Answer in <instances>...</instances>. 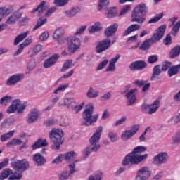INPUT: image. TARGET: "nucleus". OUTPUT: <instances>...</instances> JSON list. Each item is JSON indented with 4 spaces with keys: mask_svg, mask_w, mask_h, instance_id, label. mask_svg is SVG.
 Here are the masks:
<instances>
[{
    "mask_svg": "<svg viewBox=\"0 0 180 180\" xmlns=\"http://www.w3.org/2000/svg\"><path fill=\"white\" fill-rule=\"evenodd\" d=\"M102 131H103V127L99 126L89 139L90 145L83 150V155L86 158L89 157L92 153H96L101 148V145L98 143H99L102 136Z\"/></svg>",
    "mask_w": 180,
    "mask_h": 180,
    "instance_id": "f257e3e1",
    "label": "nucleus"
},
{
    "mask_svg": "<svg viewBox=\"0 0 180 180\" xmlns=\"http://www.w3.org/2000/svg\"><path fill=\"white\" fill-rule=\"evenodd\" d=\"M147 12H148V8L146 4L142 3L136 6L132 12L131 22H136L139 25H143L146 22L144 17L147 15Z\"/></svg>",
    "mask_w": 180,
    "mask_h": 180,
    "instance_id": "f03ea898",
    "label": "nucleus"
},
{
    "mask_svg": "<svg viewBox=\"0 0 180 180\" xmlns=\"http://www.w3.org/2000/svg\"><path fill=\"white\" fill-rule=\"evenodd\" d=\"M50 139L53 143V150H60V146L63 144L64 139V132L60 129H53L50 132Z\"/></svg>",
    "mask_w": 180,
    "mask_h": 180,
    "instance_id": "7ed1b4c3",
    "label": "nucleus"
},
{
    "mask_svg": "<svg viewBox=\"0 0 180 180\" xmlns=\"http://www.w3.org/2000/svg\"><path fill=\"white\" fill-rule=\"evenodd\" d=\"M98 117H99L98 115H94V105L92 104L87 105L83 112L84 124L86 126H91L92 123H95L98 120Z\"/></svg>",
    "mask_w": 180,
    "mask_h": 180,
    "instance_id": "20e7f679",
    "label": "nucleus"
},
{
    "mask_svg": "<svg viewBox=\"0 0 180 180\" xmlns=\"http://www.w3.org/2000/svg\"><path fill=\"white\" fill-rule=\"evenodd\" d=\"M26 106L27 105L26 103H20V100L15 99L12 101L11 105L7 109V113L11 115L12 113H15V111H17L18 115L23 113L25 112V109H26Z\"/></svg>",
    "mask_w": 180,
    "mask_h": 180,
    "instance_id": "39448f33",
    "label": "nucleus"
},
{
    "mask_svg": "<svg viewBox=\"0 0 180 180\" xmlns=\"http://www.w3.org/2000/svg\"><path fill=\"white\" fill-rule=\"evenodd\" d=\"M81 47V39L76 37H69L68 38V50L70 54L77 53Z\"/></svg>",
    "mask_w": 180,
    "mask_h": 180,
    "instance_id": "423d86ee",
    "label": "nucleus"
},
{
    "mask_svg": "<svg viewBox=\"0 0 180 180\" xmlns=\"http://www.w3.org/2000/svg\"><path fill=\"white\" fill-rule=\"evenodd\" d=\"M143 158H144L143 156L136 157L135 155H133L132 153H129L123 159L122 165L124 166L129 165V164L137 165V164H140V162H143Z\"/></svg>",
    "mask_w": 180,
    "mask_h": 180,
    "instance_id": "0eeeda50",
    "label": "nucleus"
},
{
    "mask_svg": "<svg viewBox=\"0 0 180 180\" xmlns=\"http://www.w3.org/2000/svg\"><path fill=\"white\" fill-rule=\"evenodd\" d=\"M140 129V125L136 124L131 127L130 129H127L122 131L121 134V139L123 141H127L131 139L133 136H134L137 131Z\"/></svg>",
    "mask_w": 180,
    "mask_h": 180,
    "instance_id": "6e6552de",
    "label": "nucleus"
},
{
    "mask_svg": "<svg viewBox=\"0 0 180 180\" xmlns=\"http://www.w3.org/2000/svg\"><path fill=\"white\" fill-rule=\"evenodd\" d=\"M139 92V89L134 88L130 89L126 94L125 98H127V106H131L134 105L137 101V94Z\"/></svg>",
    "mask_w": 180,
    "mask_h": 180,
    "instance_id": "1a4fd4ad",
    "label": "nucleus"
},
{
    "mask_svg": "<svg viewBox=\"0 0 180 180\" xmlns=\"http://www.w3.org/2000/svg\"><path fill=\"white\" fill-rule=\"evenodd\" d=\"M11 165L14 169L20 171V172H25L29 168V161L26 159L21 160H16L11 163Z\"/></svg>",
    "mask_w": 180,
    "mask_h": 180,
    "instance_id": "9d476101",
    "label": "nucleus"
},
{
    "mask_svg": "<svg viewBox=\"0 0 180 180\" xmlns=\"http://www.w3.org/2000/svg\"><path fill=\"white\" fill-rule=\"evenodd\" d=\"M25 78V74L17 73L11 75L6 81L7 86H14Z\"/></svg>",
    "mask_w": 180,
    "mask_h": 180,
    "instance_id": "9b49d317",
    "label": "nucleus"
},
{
    "mask_svg": "<svg viewBox=\"0 0 180 180\" xmlns=\"http://www.w3.org/2000/svg\"><path fill=\"white\" fill-rule=\"evenodd\" d=\"M151 176V172L150 171V168L148 167H143L141 168L136 176V180H147Z\"/></svg>",
    "mask_w": 180,
    "mask_h": 180,
    "instance_id": "f8f14e48",
    "label": "nucleus"
},
{
    "mask_svg": "<svg viewBox=\"0 0 180 180\" xmlns=\"http://www.w3.org/2000/svg\"><path fill=\"white\" fill-rule=\"evenodd\" d=\"M165 29H167L166 25L159 27V29L157 30V33L153 34V35L150 38L153 44L154 43H158V41L164 37Z\"/></svg>",
    "mask_w": 180,
    "mask_h": 180,
    "instance_id": "ddd939ff",
    "label": "nucleus"
},
{
    "mask_svg": "<svg viewBox=\"0 0 180 180\" xmlns=\"http://www.w3.org/2000/svg\"><path fill=\"white\" fill-rule=\"evenodd\" d=\"M168 153L166 152H160L153 158V161L157 165H162V164H167L168 162Z\"/></svg>",
    "mask_w": 180,
    "mask_h": 180,
    "instance_id": "4468645a",
    "label": "nucleus"
},
{
    "mask_svg": "<svg viewBox=\"0 0 180 180\" xmlns=\"http://www.w3.org/2000/svg\"><path fill=\"white\" fill-rule=\"evenodd\" d=\"M22 12L20 11H14L10 16H8L5 22L6 26L8 25H15L18 20H19L20 18H22Z\"/></svg>",
    "mask_w": 180,
    "mask_h": 180,
    "instance_id": "2eb2a0df",
    "label": "nucleus"
},
{
    "mask_svg": "<svg viewBox=\"0 0 180 180\" xmlns=\"http://www.w3.org/2000/svg\"><path fill=\"white\" fill-rule=\"evenodd\" d=\"M147 148L145 146H136V148H134L133 151L131 152V154L132 155H134L135 157H143L142 158V161H144L147 157H148V155L145 154V155H140L143 154V153H146Z\"/></svg>",
    "mask_w": 180,
    "mask_h": 180,
    "instance_id": "dca6fc26",
    "label": "nucleus"
},
{
    "mask_svg": "<svg viewBox=\"0 0 180 180\" xmlns=\"http://www.w3.org/2000/svg\"><path fill=\"white\" fill-rule=\"evenodd\" d=\"M111 41L109 39H104L98 43L96 47L97 53H102L110 47Z\"/></svg>",
    "mask_w": 180,
    "mask_h": 180,
    "instance_id": "f3484780",
    "label": "nucleus"
},
{
    "mask_svg": "<svg viewBox=\"0 0 180 180\" xmlns=\"http://www.w3.org/2000/svg\"><path fill=\"white\" fill-rule=\"evenodd\" d=\"M58 58H60V55L55 53L53 56L46 59L43 63L44 68H51V67L55 65L57 61H58Z\"/></svg>",
    "mask_w": 180,
    "mask_h": 180,
    "instance_id": "a211bd4d",
    "label": "nucleus"
},
{
    "mask_svg": "<svg viewBox=\"0 0 180 180\" xmlns=\"http://www.w3.org/2000/svg\"><path fill=\"white\" fill-rule=\"evenodd\" d=\"M40 117V110L37 108L31 110L27 117V123H33Z\"/></svg>",
    "mask_w": 180,
    "mask_h": 180,
    "instance_id": "6ab92c4d",
    "label": "nucleus"
},
{
    "mask_svg": "<svg viewBox=\"0 0 180 180\" xmlns=\"http://www.w3.org/2000/svg\"><path fill=\"white\" fill-rule=\"evenodd\" d=\"M147 67V63L143 60H137L133 62L129 65L131 71H139V70H144Z\"/></svg>",
    "mask_w": 180,
    "mask_h": 180,
    "instance_id": "aec40b11",
    "label": "nucleus"
},
{
    "mask_svg": "<svg viewBox=\"0 0 180 180\" xmlns=\"http://www.w3.org/2000/svg\"><path fill=\"white\" fill-rule=\"evenodd\" d=\"M119 58H120V55L117 54L115 58L110 59L108 66L105 69L107 72H115L116 71V63H117Z\"/></svg>",
    "mask_w": 180,
    "mask_h": 180,
    "instance_id": "412c9836",
    "label": "nucleus"
},
{
    "mask_svg": "<svg viewBox=\"0 0 180 180\" xmlns=\"http://www.w3.org/2000/svg\"><path fill=\"white\" fill-rule=\"evenodd\" d=\"M32 160L37 167H41L44 164H46V158L40 153L34 154Z\"/></svg>",
    "mask_w": 180,
    "mask_h": 180,
    "instance_id": "4be33fe9",
    "label": "nucleus"
},
{
    "mask_svg": "<svg viewBox=\"0 0 180 180\" xmlns=\"http://www.w3.org/2000/svg\"><path fill=\"white\" fill-rule=\"evenodd\" d=\"M117 27H119L117 23L111 24L105 30V36H106V37H111V36H113V34L117 32Z\"/></svg>",
    "mask_w": 180,
    "mask_h": 180,
    "instance_id": "5701e85b",
    "label": "nucleus"
},
{
    "mask_svg": "<svg viewBox=\"0 0 180 180\" xmlns=\"http://www.w3.org/2000/svg\"><path fill=\"white\" fill-rule=\"evenodd\" d=\"M143 108H147V109H148V113L153 115V113H155V112L158 110L160 108V101L156 100L150 105L145 104L143 105Z\"/></svg>",
    "mask_w": 180,
    "mask_h": 180,
    "instance_id": "b1692460",
    "label": "nucleus"
},
{
    "mask_svg": "<svg viewBox=\"0 0 180 180\" xmlns=\"http://www.w3.org/2000/svg\"><path fill=\"white\" fill-rule=\"evenodd\" d=\"M77 102H75V98H66L63 99V103H58L59 106H66L69 109L72 108L75 106Z\"/></svg>",
    "mask_w": 180,
    "mask_h": 180,
    "instance_id": "393cba45",
    "label": "nucleus"
},
{
    "mask_svg": "<svg viewBox=\"0 0 180 180\" xmlns=\"http://www.w3.org/2000/svg\"><path fill=\"white\" fill-rule=\"evenodd\" d=\"M41 50H43V46L41 44H38L34 45L28 52L30 57H36Z\"/></svg>",
    "mask_w": 180,
    "mask_h": 180,
    "instance_id": "a878e982",
    "label": "nucleus"
},
{
    "mask_svg": "<svg viewBox=\"0 0 180 180\" xmlns=\"http://www.w3.org/2000/svg\"><path fill=\"white\" fill-rule=\"evenodd\" d=\"M103 29V26L102 25V22L99 21H96L94 25L90 26L88 28V31L89 33H96V32H101Z\"/></svg>",
    "mask_w": 180,
    "mask_h": 180,
    "instance_id": "bb28decb",
    "label": "nucleus"
},
{
    "mask_svg": "<svg viewBox=\"0 0 180 180\" xmlns=\"http://www.w3.org/2000/svg\"><path fill=\"white\" fill-rule=\"evenodd\" d=\"M49 9V6L46 1H43L40 4L33 10V12H39V15H43Z\"/></svg>",
    "mask_w": 180,
    "mask_h": 180,
    "instance_id": "cd10ccee",
    "label": "nucleus"
},
{
    "mask_svg": "<svg viewBox=\"0 0 180 180\" xmlns=\"http://www.w3.org/2000/svg\"><path fill=\"white\" fill-rule=\"evenodd\" d=\"M46 146H49L47 141L46 139H41L39 138L38 139L37 141L34 142V143L32 145L31 147L32 150H37V148L46 147Z\"/></svg>",
    "mask_w": 180,
    "mask_h": 180,
    "instance_id": "c85d7f7f",
    "label": "nucleus"
},
{
    "mask_svg": "<svg viewBox=\"0 0 180 180\" xmlns=\"http://www.w3.org/2000/svg\"><path fill=\"white\" fill-rule=\"evenodd\" d=\"M141 26L139 24H132L124 32L123 36H129L130 33L132 32H137V30H140Z\"/></svg>",
    "mask_w": 180,
    "mask_h": 180,
    "instance_id": "c756f323",
    "label": "nucleus"
},
{
    "mask_svg": "<svg viewBox=\"0 0 180 180\" xmlns=\"http://www.w3.org/2000/svg\"><path fill=\"white\" fill-rule=\"evenodd\" d=\"M27 34H29V31H26L18 35L14 40V46H18L19 43L23 41V40L27 37Z\"/></svg>",
    "mask_w": 180,
    "mask_h": 180,
    "instance_id": "7c9ffc66",
    "label": "nucleus"
},
{
    "mask_svg": "<svg viewBox=\"0 0 180 180\" xmlns=\"http://www.w3.org/2000/svg\"><path fill=\"white\" fill-rule=\"evenodd\" d=\"M75 64L72 62V60L68 59L65 60L62 68L60 69L61 72H65L68 70H70L72 67H74Z\"/></svg>",
    "mask_w": 180,
    "mask_h": 180,
    "instance_id": "2f4dec72",
    "label": "nucleus"
},
{
    "mask_svg": "<svg viewBox=\"0 0 180 180\" xmlns=\"http://www.w3.org/2000/svg\"><path fill=\"white\" fill-rule=\"evenodd\" d=\"M79 12H81V8L76 6L73 7L70 10L66 11L65 13L68 16V18H73V16H75V15L79 13Z\"/></svg>",
    "mask_w": 180,
    "mask_h": 180,
    "instance_id": "473e14b6",
    "label": "nucleus"
},
{
    "mask_svg": "<svg viewBox=\"0 0 180 180\" xmlns=\"http://www.w3.org/2000/svg\"><path fill=\"white\" fill-rule=\"evenodd\" d=\"M86 97L90 99H94V98H98L99 96V92L95 90L94 88L90 87L86 94Z\"/></svg>",
    "mask_w": 180,
    "mask_h": 180,
    "instance_id": "72a5a7b5",
    "label": "nucleus"
},
{
    "mask_svg": "<svg viewBox=\"0 0 180 180\" xmlns=\"http://www.w3.org/2000/svg\"><path fill=\"white\" fill-rule=\"evenodd\" d=\"M179 70H180V64L177 65L171 66L168 70L169 77H174V75H176V74L179 72Z\"/></svg>",
    "mask_w": 180,
    "mask_h": 180,
    "instance_id": "f704fd0d",
    "label": "nucleus"
},
{
    "mask_svg": "<svg viewBox=\"0 0 180 180\" xmlns=\"http://www.w3.org/2000/svg\"><path fill=\"white\" fill-rule=\"evenodd\" d=\"M180 54V46H176L172 49L169 53V58H175Z\"/></svg>",
    "mask_w": 180,
    "mask_h": 180,
    "instance_id": "c9c22d12",
    "label": "nucleus"
},
{
    "mask_svg": "<svg viewBox=\"0 0 180 180\" xmlns=\"http://www.w3.org/2000/svg\"><path fill=\"white\" fill-rule=\"evenodd\" d=\"M160 67L161 65H160L154 66L153 73L151 77V81H154V79H155V78H157V77H158V75H160V74H161V72H162V70Z\"/></svg>",
    "mask_w": 180,
    "mask_h": 180,
    "instance_id": "e433bc0d",
    "label": "nucleus"
},
{
    "mask_svg": "<svg viewBox=\"0 0 180 180\" xmlns=\"http://www.w3.org/2000/svg\"><path fill=\"white\" fill-rule=\"evenodd\" d=\"M64 28L63 27H59L56 29L53 33V37L55 39V40H57V39H61L63 36H64Z\"/></svg>",
    "mask_w": 180,
    "mask_h": 180,
    "instance_id": "4c0bfd02",
    "label": "nucleus"
},
{
    "mask_svg": "<svg viewBox=\"0 0 180 180\" xmlns=\"http://www.w3.org/2000/svg\"><path fill=\"white\" fill-rule=\"evenodd\" d=\"M154 44L153 42H152L150 39L145 40L143 44L140 46V49L141 50H148L151 46Z\"/></svg>",
    "mask_w": 180,
    "mask_h": 180,
    "instance_id": "58836bf2",
    "label": "nucleus"
},
{
    "mask_svg": "<svg viewBox=\"0 0 180 180\" xmlns=\"http://www.w3.org/2000/svg\"><path fill=\"white\" fill-rule=\"evenodd\" d=\"M10 175H12V169H5L0 173V180L6 179Z\"/></svg>",
    "mask_w": 180,
    "mask_h": 180,
    "instance_id": "ea45409f",
    "label": "nucleus"
},
{
    "mask_svg": "<svg viewBox=\"0 0 180 180\" xmlns=\"http://www.w3.org/2000/svg\"><path fill=\"white\" fill-rule=\"evenodd\" d=\"M102 176H103V173L97 172L94 174L89 175L87 180H102Z\"/></svg>",
    "mask_w": 180,
    "mask_h": 180,
    "instance_id": "a19ab883",
    "label": "nucleus"
},
{
    "mask_svg": "<svg viewBox=\"0 0 180 180\" xmlns=\"http://www.w3.org/2000/svg\"><path fill=\"white\" fill-rule=\"evenodd\" d=\"M11 8L8 7H0V16L2 18H6L8 15H11Z\"/></svg>",
    "mask_w": 180,
    "mask_h": 180,
    "instance_id": "79ce46f5",
    "label": "nucleus"
},
{
    "mask_svg": "<svg viewBox=\"0 0 180 180\" xmlns=\"http://www.w3.org/2000/svg\"><path fill=\"white\" fill-rule=\"evenodd\" d=\"M22 143V140L18 139H13L11 141L8 142L6 146L7 147H15L16 146H20Z\"/></svg>",
    "mask_w": 180,
    "mask_h": 180,
    "instance_id": "37998d69",
    "label": "nucleus"
},
{
    "mask_svg": "<svg viewBox=\"0 0 180 180\" xmlns=\"http://www.w3.org/2000/svg\"><path fill=\"white\" fill-rule=\"evenodd\" d=\"M15 133V131H11L6 134H4L0 136V140L3 143L6 141V140H9L12 136H13V134Z\"/></svg>",
    "mask_w": 180,
    "mask_h": 180,
    "instance_id": "c03bdc74",
    "label": "nucleus"
},
{
    "mask_svg": "<svg viewBox=\"0 0 180 180\" xmlns=\"http://www.w3.org/2000/svg\"><path fill=\"white\" fill-rule=\"evenodd\" d=\"M46 22H47V18H40L37 21V24L33 28V30H37V29H39V27H41V26H43V25H45V23Z\"/></svg>",
    "mask_w": 180,
    "mask_h": 180,
    "instance_id": "a18cd8bd",
    "label": "nucleus"
},
{
    "mask_svg": "<svg viewBox=\"0 0 180 180\" xmlns=\"http://www.w3.org/2000/svg\"><path fill=\"white\" fill-rule=\"evenodd\" d=\"M108 5H109V0H99L98 4V10L101 11L105 6H108Z\"/></svg>",
    "mask_w": 180,
    "mask_h": 180,
    "instance_id": "49530a36",
    "label": "nucleus"
},
{
    "mask_svg": "<svg viewBox=\"0 0 180 180\" xmlns=\"http://www.w3.org/2000/svg\"><path fill=\"white\" fill-rule=\"evenodd\" d=\"M64 160L65 161H68L71 160V158H74V157H77V153L74 151L68 152L65 154H63Z\"/></svg>",
    "mask_w": 180,
    "mask_h": 180,
    "instance_id": "de8ad7c7",
    "label": "nucleus"
},
{
    "mask_svg": "<svg viewBox=\"0 0 180 180\" xmlns=\"http://www.w3.org/2000/svg\"><path fill=\"white\" fill-rule=\"evenodd\" d=\"M67 88H68V84H61L53 91V94L56 95L61 94V92H64Z\"/></svg>",
    "mask_w": 180,
    "mask_h": 180,
    "instance_id": "09e8293b",
    "label": "nucleus"
},
{
    "mask_svg": "<svg viewBox=\"0 0 180 180\" xmlns=\"http://www.w3.org/2000/svg\"><path fill=\"white\" fill-rule=\"evenodd\" d=\"M12 101L11 96H5L4 97L1 98L0 100L1 105H4V106L8 105Z\"/></svg>",
    "mask_w": 180,
    "mask_h": 180,
    "instance_id": "8fccbe9b",
    "label": "nucleus"
},
{
    "mask_svg": "<svg viewBox=\"0 0 180 180\" xmlns=\"http://www.w3.org/2000/svg\"><path fill=\"white\" fill-rule=\"evenodd\" d=\"M117 15V9L116 8H108V13L107 18H115Z\"/></svg>",
    "mask_w": 180,
    "mask_h": 180,
    "instance_id": "3c124183",
    "label": "nucleus"
},
{
    "mask_svg": "<svg viewBox=\"0 0 180 180\" xmlns=\"http://www.w3.org/2000/svg\"><path fill=\"white\" fill-rule=\"evenodd\" d=\"M108 137L112 143H115V141H117L119 140V136L117 135V133L116 132H110L108 133Z\"/></svg>",
    "mask_w": 180,
    "mask_h": 180,
    "instance_id": "603ef678",
    "label": "nucleus"
},
{
    "mask_svg": "<svg viewBox=\"0 0 180 180\" xmlns=\"http://www.w3.org/2000/svg\"><path fill=\"white\" fill-rule=\"evenodd\" d=\"M108 63H109V60L108 59H105L102 62H101L97 68H96V71H101V70H103L106 65H108Z\"/></svg>",
    "mask_w": 180,
    "mask_h": 180,
    "instance_id": "864d4df0",
    "label": "nucleus"
},
{
    "mask_svg": "<svg viewBox=\"0 0 180 180\" xmlns=\"http://www.w3.org/2000/svg\"><path fill=\"white\" fill-rule=\"evenodd\" d=\"M179 28H180V20L178 21L174 26L173 27V28L172 29V34L173 36H176L178 32H179Z\"/></svg>",
    "mask_w": 180,
    "mask_h": 180,
    "instance_id": "5fc2aeb1",
    "label": "nucleus"
},
{
    "mask_svg": "<svg viewBox=\"0 0 180 180\" xmlns=\"http://www.w3.org/2000/svg\"><path fill=\"white\" fill-rule=\"evenodd\" d=\"M70 172L65 171V172H62L58 174L59 179L60 180H67L68 178H70Z\"/></svg>",
    "mask_w": 180,
    "mask_h": 180,
    "instance_id": "6e6d98bb",
    "label": "nucleus"
},
{
    "mask_svg": "<svg viewBox=\"0 0 180 180\" xmlns=\"http://www.w3.org/2000/svg\"><path fill=\"white\" fill-rule=\"evenodd\" d=\"M164 16V13H162L160 14H158V15H156L155 17H154L153 18H151L148 23L150 25L151 23H156V22H158L162 17Z\"/></svg>",
    "mask_w": 180,
    "mask_h": 180,
    "instance_id": "4d7b16f0",
    "label": "nucleus"
},
{
    "mask_svg": "<svg viewBox=\"0 0 180 180\" xmlns=\"http://www.w3.org/2000/svg\"><path fill=\"white\" fill-rule=\"evenodd\" d=\"M86 30V25H82L80 27L76 30V32L75 33V36H80Z\"/></svg>",
    "mask_w": 180,
    "mask_h": 180,
    "instance_id": "13d9d810",
    "label": "nucleus"
},
{
    "mask_svg": "<svg viewBox=\"0 0 180 180\" xmlns=\"http://www.w3.org/2000/svg\"><path fill=\"white\" fill-rule=\"evenodd\" d=\"M172 65V63L170 61H165L162 63V71H167L169 67Z\"/></svg>",
    "mask_w": 180,
    "mask_h": 180,
    "instance_id": "bf43d9fd",
    "label": "nucleus"
},
{
    "mask_svg": "<svg viewBox=\"0 0 180 180\" xmlns=\"http://www.w3.org/2000/svg\"><path fill=\"white\" fill-rule=\"evenodd\" d=\"M56 6H65L68 4V0H54Z\"/></svg>",
    "mask_w": 180,
    "mask_h": 180,
    "instance_id": "052dcab7",
    "label": "nucleus"
},
{
    "mask_svg": "<svg viewBox=\"0 0 180 180\" xmlns=\"http://www.w3.org/2000/svg\"><path fill=\"white\" fill-rule=\"evenodd\" d=\"M85 106V103H82L80 105H73L72 110L75 113H78V112H79V110H81Z\"/></svg>",
    "mask_w": 180,
    "mask_h": 180,
    "instance_id": "680f3d73",
    "label": "nucleus"
},
{
    "mask_svg": "<svg viewBox=\"0 0 180 180\" xmlns=\"http://www.w3.org/2000/svg\"><path fill=\"white\" fill-rule=\"evenodd\" d=\"M63 160H64V155L60 154L52 161V164H60V162H63Z\"/></svg>",
    "mask_w": 180,
    "mask_h": 180,
    "instance_id": "e2e57ef3",
    "label": "nucleus"
},
{
    "mask_svg": "<svg viewBox=\"0 0 180 180\" xmlns=\"http://www.w3.org/2000/svg\"><path fill=\"white\" fill-rule=\"evenodd\" d=\"M148 61L149 64H154V63H157L158 61V56L152 55L148 57Z\"/></svg>",
    "mask_w": 180,
    "mask_h": 180,
    "instance_id": "0e129e2a",
    "label": "nucleus"
},
{
    "mask_svg": "<svg viewBox=\"0 0 180 180\" xmlns=\"http://www.w3.org/2000/svg\"><path fill=\"white\" fill-rule=\"evenodd\" d=\"M130 9H131L130 5H126V6H124L121 9V11H120V16H122V15H126V13H128L129 11H130Z\"/></svg>",
    "mask_w": 180,
    "mask_h": 180,
    "instance_id": "69168bd1",
    "label": "nucleus"
},
{
    "mask_svg": "<svg viewBox=\"0 0 180 180\" xmlns=\"http://www.w3.org/2000/svg\"><path fill=\"white\" fill-rule=\"evenodd\" d=\"M23 176L22 175V174H19V173H15L13 175L9 176V180H19V179H22V177Z\"/></svg>",
    "mask_w": 180,
    "mask_h": 180,
    "instance_id": "338daca9",
    "label": "nucleus"
},
{
    "mask_svg": "<svg viewBox=\"0 0 180 180\" xmlns=\"http://www.w3.org/2000/svg\"><path fill=\"white\" fill-rule=\"evenodd\" d=\"M34 67H36V63L34 60H30L27 65V70L32 71Z\"/></svg>",
    "mask_w": 180,
    "mask_h": 180,
    "instance_id": "774afa93",
    "label": "nucleus"
}]
</instances>
